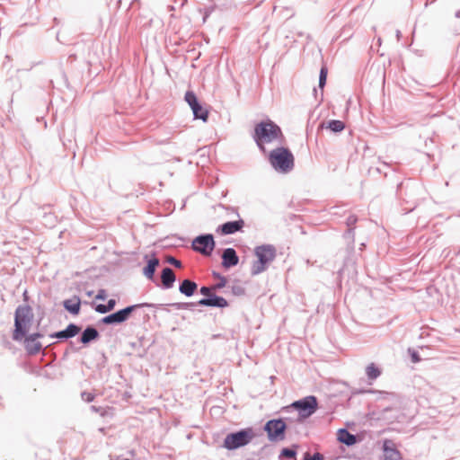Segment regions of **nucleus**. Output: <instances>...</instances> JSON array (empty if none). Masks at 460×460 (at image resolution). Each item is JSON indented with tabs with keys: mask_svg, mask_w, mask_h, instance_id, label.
I'll return each instance as SVG.
<instances>
[{
	"mask_svg": "<svg viewBox=\"0 0 460 460\" xmlns=\"http://www.w3.org/2000/svg\"><path fill=\"white\" fill-rule=\"evenodd\" d=\"M81 397L84 402H90L94 399V395L92 393H88V392L82 393Z\"/></svg>",
	"mask_w": 460,
	"mask_h": 460,
	"instance_id": "cd10ccee",
	"label": "nucleus"
},
{
	"mask_svg": "<svg viewBox=\"0 0 460 460\" xmlns=\"http://www.w3.org/2000/svg\"><path fill=\"white\" fill-rule=\"evenodd\" d=\"M80 305H81V301L79 299V297L77 296H75L71 299H67L66 301H64V306L65 308L74 314H77L80 311Z\"/></svg>",
	"mask_w": 460,
	"mask_h": 460,
	"instance_id": "f3484780",
	"label": "nucleus"
},
{
	"mask_svg": "<svg viewBox=\"0 0 460 460\" xmlns=\"http://www.w3.org/2000/svg\"><path fill=\"white\" fill-rule=\"evenodd\" d=\"M282 135L281 129L271 120L262 121L255 126L253 138L257 145L264 149L263 143H269Z\"/></svg>",
	"mask_w": 460,
	"mask_h": 460,
	"instance_id": "f03ea898",
	"label": "nucleus"
},
{
	"mask_svg": "<svg viewBox=\"0 0 460 460\" xmlns=\"http://www.w3.org/2000/svg\"><path fill=\"white\" fill-rule=\"evenodd\" d=\"M95 310L98 312V313H101V314H106L109 312L106 305H98L95 308Z\"/></svg>",
	"mask_w": 460,
	"mask_h": 460,
	"instance_id": "c756f323",
	"label": "nucleus"
},
{
	"mask_svg": "<svg viewBox=\"0 0 460 460\" xmlns=\"http://www.w3.org/2000/svg\"><path fill=\"white\" fill-rule=\"evenodd\" d=\"M167 261L176 268L181 267V262L180 261H178L177 259H175L174 257H172V256L168 257Z\"/></svg>",
	"mask_w": 460,
	"mask_h": 460,
	"instance_id": "c85d7f7f",
	"label": "nucleus"
},
{
	"mask_svg": "<svg viewBox=\"0 0 460 460\" xmlns=\"http://www.w3.org/2000/svg\"><path fill=\"white\" fill-rule=\"evenodd\" d=\"M294 155L285 147L273 149L270 154V162L273 168L280 172H288L294 167Z\"/></svg>",
	"mask_w": 460,
	"mask_h": 460,
	"instance_id": "7ed1b4c3",
	"label": "nucleus"
},
{
	"mask_svg": "<svg viewBox=\"0 0 460 460\" xmlns=\"http://www.w3.org/2000/svg\"><path fill=\"white\" fill-rule=\"evenodd\" d=\"M185 101L190 106L196 119H200L203 121H206L208 119V111L199 103L197 97L193 92L186 93Z\"/></svg>",
	"mask_w": 460,
	"mask_h": 460,
	"instance_id": "1a4fd4ad",
	"label": "nucleus"
},
{
	"mask_svg": "<svg viewBox=\"0 0 460 460\" xmlns=\"http://www.w3.org/2000/svg\"><path fill=\"white\" fill-rule=\"evenodd\" d=\"M239 262V258L233 248H227L224 251L222 254V265L225 268H230L237 265Z\"/></svg>",
	"mask_w": 460,
	"mask_h": 460,
	"instance_id": "4468645a",
	"label": "nucleus"
},
{
	"mask_svg": "<svg viewBox=\"0 0 460 460\" xmlns=\"http://www.w3.org/2000/svg\"><path fill=\"white\" fill-rule=\"evenodd\" d=\"M327 75H328V69L325 66H323L320 70V76H319V87L322 89L324 87V85L326 84Z\"/></svg>",
	"mask_w": 460,
	"mask_h": 460,
	"instance_id": "393cba45",
	"label": "nucleus"
},
{
	"mask_svg": "<svg viewBox=\"0 0 460 460\" xmlns=\"http://www.w3.org/2000/svg\"><path fill=\"white\" fill-rule=\"evenodd\" d=\"M40 336L41 335L39 333H34L29 337L23 338L25 348L30 354H36L41 349L42 345L38 341Z\"/></svg>",
	"mask_w": 460,
	"mask_h": 460,
	"instance_id": "f8f14e48",
	"label": "nucleus"
},
{
	"mask_svg": "<svg viewBox=\"0 0 460 460\" xmlns=\"http://www.w3.org/2000/svg\"><path fill=\"white\" fill-rule=\"evenodd\" d=\"M214 276H215V278L219 279V282L217 285H215L212 288L214 290H216V289H219L221 288H224L226 286V279L225 277L220 276L219 274H216V273L214 274Z\"/></svg>",
	"mask_w": 460,
	"mask_h": 460,
	"instance_id": "a878e982",
	"label": "nucleus"
},
{
	"mask_svg": "<svg viewBox=\"0 0 460 460\" xmlns=\"http://www.w3.org/2000/svg\"><path fill=\"white\" fill-rule=\"evenodd\" d=\"M198 286L195 282L189 279H185L181 282L179 289L181 293L184 294L187 296H190L194 294Z\"/></svg>",
	"mask_w": 460,
	"mask_h": 460,
	"instance_id": "dca6fc26",
	"label": "nucleus"
},
{
	"mask_svg": "<svg viewBox=\"0 0 460 460\" xmlns=\"http://www.w3.org/2000/svg\"><path fill=\"white\" fill-rule=\"evenodd\" d=\"M327 128L333 132H341L345 128V124L341 120H331L328 122Z\"/></svg>",
	"mask_w": 460,
	"mask_h": 460,
	"instance_id": "b1692460",
	"label": "nucleus"
},
{
	"mask_svg": "<svg viewBox=\"0 0 460 460\" xmlns=\"http://www.w3.org/2000/svg\"><path fill=\"white\" fill-rule=\"evenodd\" d=\"M244 225L245 224H244L243 219L239 218L238 220L229 221V222H226V223L221 225L217 229V232L220 233L223 235L232 234L241 231L243 228Z\"/></svg>",
	"mask_w": 460,
	"mask_h": 460,
	"instance_id": "9b49d317",
	"label": "nucleus"
},
{
	"mask_svg": "<svg viewBox=\"0 0 460 460\" xmlns=\"http://www.w3.org/2000/svg\"><path fill=\"white\" fill-rule=\"evenodd\" d=\"M198 304L199 305L216 306V307H220V308H224L228 305L227 301L224 297L217 296H211L207 298H202L199 301Z\"/></svg>",
	"mask_w": 460,
	"mask_h": 460,
	"instance_id": "2eb2a0df",
	"label": "nucleus"
},
{
	"mask_svg": "<svg viewBox=\"0 0 460 460\" xmlns=\"http://www.w3.org/2000/svg\"><path fill=\"white\" fill-rule=\"evenodd\" d=\"M383 448L385 460H401V454L392 440H385Z\"/></svg>",
	"mask_w": 460,
	"mask_h": 460,
	"instance_id": "ddd939ff",
	"label": "nucleus"
},
{
	"mask_svg": "<svg viewBox=\"0 0 460 460\" xmlns=\"http://www.w3.org/2000/svg\"><path fill=\"white\" fill-rule=\"evenodd\" d=\"M215 247V241L212 234L200 235L192 242V248L203 255H210Z\"/></svg>",
	"mask_w": 460,
	"mask_h": 460,
	"instance_id": "6e6552de",
	"label": "nucleus"
},
{
	"mask_svg": "<svg viewBox=\"0 0 460 460\" xmlns=\"http://www.w3.org/2000/svg\"><path fill=\"white\" fill-rule=\"evenodd\" d=\"M281 456L288 458H295L296 451L290 448H283L281 451Z\"/></svg>",
	"mask_w": 460,
	"mask_h": 460,
	"instance_id": "bb28decb",
	"label": "nucleus"
},
{
	"mask_svg": "<svg viewBox=\"0 0 460 460\" xmlns=\"http://www.w3.org/2000/svg\"><path fill=\"white\" fill-rule=\"evenodd\" d=\"M291 407L298 411L302 418H308L318 409L317 398L314 395L306 396L301 400L296 401Z\"/></svg>",
	"mask_w": 460,
	"mask_h": 460,
	"instance_id": "39448f33",
	"label": "nucleus"
},
{
	"mask_svg": "<svg viewBox=\"0 0 460 460\" xmlns=\"http://www.w3.org/2000/svg\"><path fill=\"white\" fill-rule=\"evenodd\" d=\"M115 305H116V302H115L114 299H110L108 301L106 306H107L109 312L111 311L114 308Z\"/></svg>",
	"mask_w": 460,
	"mask_h": 460,
	"instance_id": "473e14b6",
	"label": "nucleus"
},
{
	"mask_svg": "<svg viewBox=\"0 0 460 460\" xmlns=\"http://www.w3.org/2000/svg\"><path fill=\"white\" fill-rule=\"evenodd\" d=\"M338 440L341 443H344L348 446L354 445L357 441L356 437L350 434L346 429H340L338 431Z\"/></svg>",
	"mask_w": 460,
	"mask_h": 460,
	"instance_id": "6ab92c4d",
	"label": "nucleus"
},
{
	"mask_svg": "<svg viewBox=\"0 0 460 460\" xmlns=\"http://www.w3.org/2000/svg\"><path fill=\"white\" fill-rule=\"evenodd\" d=\"M97 300H105L106 299V291L104 289H100L95 297Z\"/></svg>",
	"mask_w": 460,
	"mask_h": 460,
	"instance_id": "7c9ffc66",
	"label": "nucleus"
},
{
	"mask_svg": "<svg viewBox=\"0 0 460 460\" xmlns=\"http://www.w3.org/2000/svg\"><path fill=\"white\" fill-rule=\"evenodd\" d=\"M366 374L369 379L374 380L380 376L381 371L374 363H371L366 367Z\"/></svg>",
	"mask_w": 460,
	"mask_h": 460,
	"instance_id": "5701e85b",
	"label": "nucleus"
},
{
	"mask_svg": "<svg viewBox=\"0 0 460 460\" xmlns=\"http://www.w3.org/2000/svg\"><path fill=\"white\" fill-rule=\"evenodd\" d=\"M286 429V423L281 419L269 420L264 427L270 441L283 440L285 438Z\"/></svg>",
	"mask_w": 460,
	"mask_h": 460,
	"instance_id": "0eeeda50",
	"label": "nucleus"
},
{
	"mask_svg": "<svg viewBox=\"0 0 460 460\" xmlns=\"http://www.w3.org/2000/svg\"><path fill=\"white\" fill-rule=\"evenodd\" d=\"M161 279L163 285L165 288H169L172 286L173 282L175 281V275L172 270H171L170 268H165L163 270Z\"/></svg>",
	"mask_w": 460,
	"mask_h": 460,
	"instance_id": "a211bd4d",
	"label": "nucleus"
},
{
	"mask_svg": "<svg viewBox=\"0 0 460 460\" xmlns=\"http://www.w3.org/2000/svg\"><path fill=\"white\" fill-rule=\"evenodd\" d=\"M252 438L250 430H241L228 434L224 440V447L229 450L247 445Z\"/></svg>",
	"mask_w": 460,
	"mask_h": 460,
	"instance_id": "423d86ee",
	"label": "nucleus"
},
{
	"mask_svg": "<svg viewBox=\"0 0 460 460\" xmlns=\"http://www.w3.org/2000/svg\"><path fill=\"white\" fill-rule=\"evenodd\" d=\"M80 332V328L75 324H69L66 330L57 332V338H70L75 336Z\"/></svg>",
	"mask_w": 460,
	"mask_h": 460,
	"instance_id": "aec40b11",
	"label": "nucleus"
},
{
	"mask_svg": "<svg viewBox=\"0 0 460 460\" xmlns=\"http://www.w3.org/2000/svg\"><path fill=\"white\" fill-rule=\"evenodd\" d=\"M99 333L98 332L92 327L86 328L81 337V341L83 343H88L93 340H95L98 337Z\"/></svg>",
	"mask_w": 460,
	"mask_h": 460,
	"instance_id": "4be33fe9",
	"label": "nucleus"
},
{
	"mask_svg": "<svg viewBox=\"0 0 460 460\" xmlns=\"http://www.w3.org/2000/svg\"><path fill=\"white\" fill-rule=\"evenodd\" d=\"M200 293L208 297L211 296V288L208 287H202L200 288Z\"/></svg>",
	"mask_w": 460,
	"mask_h": 460,
	"instance_id": "2f4dec72",
	"label": "nucleus"
},
{
	"mask_svg": "<svg viewBox=\"0 0 460 460\" xmlns=\"http://www.w3.org/2000/svg\"><path fill=\"white\" fill-rule=\"evenodd\" d=\"M158 264H159V260L156 258H153L148 261L146 267H145V269H144V274L147 279H153L155 269L158 266Z\"/></svg>",
	"mask_w": 460,
	"mask_h": 460,
	"instance_id": "412c9836",
	"label": "nucleus"
},
{
	"mask_svg": "<svg viewBox=\"0 0 460 460\" xmlns=\"http://www.w3.org/2000/svg\"><path fill=\"white\" fill-rule=\"evenodd\" d=\"M255 255L258 260L252 265V275H258L267 269L276 257V249L272 245H261L255 249Z\"/></svg>",
	"mask_w": 460,
	"mask_h": 460,
	"instance_id": "20e7f679",
	"label": "nucleus"
},
{
	"mask_svg": "<svg viewBox=\"0 0 460 460\" xmlns=\"http://www.w3.org/2000/svg\"><path fill=\"white\" fill-rule=\"evenodd\" d=\"M33 319L32 309L29 305L17 307L14 315V330L13 339L22 341L27 334Z\"/></svg>",
	"mask_w": 460,
	"mask_h": 460,
	"instance_id": "f257e3e1",
	"label": "nucleus"
},
{
	"mask_svg": "<svg viewBox=\"0 0 460 460\" xmlns=\"http://www.w3.org/2000/svg\"><path fill=\"white\" fill-rule=\"evenodd\" d=\"M411 360H412V362H413V363H417V362H419V361L420 360V356L418 355V353L413 352V353L411 354Z\"/></svg>",
	"mask_w": 460,
	"mask_h": 460,
	"instance_id": "72a5a7b5",
	"label": "nucleus"
},
{
	"mask_svg": "<svg viewBox=\"0 0 460 460\" xmlns=\"http://www.w3.org/2000/svg\"><path fill=\"white\" fill-rule=\"evenodd\" d=\"M137 307V305H130L122 310H119L114 314L102 318V323L105 324L120 323L125 322L130 315V314Z\"/></svg>",
	"mask_w": 460,
	"mask_h": 460,
	"instance_id": "9d476101",
	"label": "nucleus"
}]
</instances>
